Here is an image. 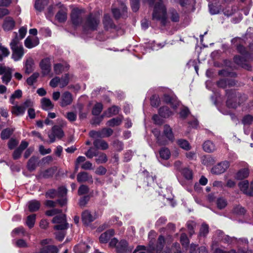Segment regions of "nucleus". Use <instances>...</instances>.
Segmentation results:
<instances>
[{
    "instance_id": "f257e3e1",
    "label": "nucleus",
    "mask_w": 253,
    "mask_h": 253,
    "mask_svg": "<svg viewBox=\"0 0 253 253\" xmlns=\"http://www.w3.org/2000/svg\"><path fill=\"white\" fill-rule=\"evenodd\" d=\"M227 94L228 99L226 101V104L229 108H236L247 99V95H237L234 92H232L231 93H227Z\"/></svg>"
},
{
    "instance_id": "f03ea898",
    "label": "nucleus",
    "mask_w": 253,
    "mask_h": 253,
    "mask_svg": "<svg viewBox=\"0 0 253 253\" xmlns=\"http://www.w3.org/2000/svg\"><path fill=\"white\" fill-rule=\"evenodd\" d=\"M154 133L155 136L157 137V142L160 145H165L168 144V141L173 142L174 140V136L172 128L168 125H165L164 126L163 130V135L167 138V140L164 139L162 136L158 135L157 133Z\"/></svg>"
},
{
    "instance_id": "7ed1b4c3",
    "label": "nucleus",
    "mask_w": 253,
    "mask_h": 253,
    "mask_svg": "<svg viewBox=\"0 0 253 253\" xmlns=\"http://www.w3.org/2000/svg\"><path fill=\"white\" fill-rule=\"evenodd\" d=\"M52 223L57 224L54 226V228L57 230H63L68 228V223L66 222V216L64 214L60 213L55 216L52 220Z\"/></svg>"
},
{
    "instance_id": "20e7f679",
    "label": "nucleus",
    "mask_w": 253,
    "mask_h": 253,
    "mask_svg": "<svg viewBox=\"0 0 253 253\" xmlns=\"http://www.w3.org/2000/svg\"><path fill=\"white\" fill-rule=\"evenodd\" d=\"M13 70L9 67L5 66L2 64H0V75L3 84H7L12 79Z\"/></svg>"
},
{
    "instance_id": "39448f33",
    "label": "nucleus",
    "mask_w": 253,
    "mask_h": 253,
    "mask_svg": "<svg viewBox=\"0 0 253 253\" xmlns=\"http://www.w3.org/2000/svg\"><path fill=\"white\" fill-rule=\"evenodd\" d=\"M99 23V19L93 17L92 14H90L83 25L84 30L85 31L96 30Z\"/></svg>"
},
{
    "instance_id": "423d86ee",
    "label": "nucleus",
    "mask_w": 253,
    "mask_h": 253,
    "mask_svg": "<svg viewBox=\"0 0 253 253\" xmlns=\"http://www.w3.org/2000/svg\"><path fill=\"white\" fill-rule=\"evenodd\" d=\"M237 49L238 52L248 60H253V44H250L248 49H246L243 45L239 44L237 46Z\"/></svg>"
},
{
    "instance_id": "0eeeda50",
    "label": "nucleus",
    "mask_w": 253,
    "mask_h": 253,
    "mask_svg": "<svg viewBox=\"0 0 253 253\" xmlns=\"http://www.w3.org/2000/svg\"><path fill=\"white\" fill-rule=\"evenodd\" d=\"M229 167V163L227 161H223L219 163L211 170V172L215 174H220L224 172Z\"/></svg>"
},
{
    "instance_id": "6e6552de",
    "label": "nucleus",
    "mask_w": 253,
    "mask_h": 253,
    "mask_svg": "<svg viewBox=\"0 0 253 253\" xmlns=\"http://www.w3.org/2000/svg\"><path fill=\"white\" fill-rule=\"evenodd\" d=\"M57 192V197L61 198L60 199L57 200L58 203L61 207L66 205L67 203V200L65 197L67 195V189L65 187L61 186L58 188Z\"/></svg>"
},
{
    "instance_id": "1a4fd4ad",
    "label": "nucleus",
    "mask_w": 253,
    "mask_h": 253,
    "mask_svg": "<svg viewBox=\"0 0 253 253\" xmlns=\"http://www.w3.org/2000/svg\"><path fill=\"white\" fill-rule=\"evenodd\" d=\"M77 180L80 183L88 182L92 183L93 182L92 175L85 171L80 172L77 174Z\"/></svg>"
},
{
    "instance_id": "9d476101",
    "label": "nucleus",
    "mask_w": 253,
    "mask_h": 253,
    "mask_svg": "<svg viewBox=\"0 0 253 253\" xmlns=\"http://www.w3.org/2000/svg\"><path fill=\"white\" fill-rule=\"evenodd\" d=\"M133 246H129L126 240H121L116 246L117 252L118 253L131 252L133 249Z\"/></svg>"
},
{
    "instance_id": "9b49d317",
    "label": "nucleus",
    "mask_w": 253,
    "mask_h": 253,
    "mask_svg": "<svg viewBox=\"0 0 253 253\" xmlns=\"http://www.w3.org/2000/svg\"><path fill=\"white\" fill-rule=\"evenodd\" d=\"M72 101V95L69 91H66L62 95L60 105L64 107L71 104Z\"/></svg>"
},
{
    "instance_id": "f8f14e48",
    "label": "nucleus",
    "mask_w": 253,
    "mask_h": 253,
    "mask_svg": "<svg viewBox=\"0 0 253 253\" xmlns=\"http://www.w3.org/2000/svg\"><path fill=\"white\" fill-rule=\"evenodd\" d=\"M40 67L44 75H48L51 71L50 59L48 58L42 59L40 63Z\"/></svg>"
},
{
    "instance_id": "ddd939ff",
    "label": "nucleus",
    "mask_w": 253,
    "mask_h": 253,
    "mask_svg": "<svg viewBox=\"0 0 253 253\" xmlns=\"http://www.w3.org/2000/svg\"><path fill=\"white\" fill-rule=\"evenodd\" d=\"M15 25V22L11 17H6L3 21L2 28L5 31L12 30Z\"/></svg>"
},
{
    "instance_id": "4468645a",
    "label": "nucleus",
    "mask_w": 253,
    "mask_h": 253,
    "mask_svg": "<svg viewBox=\"0 0 253 253\" xmlns=\"http://www.w3.org/2000/svg\"><path fill=\"white\" fill-rule=\"evenodd\" d=\"M71 20L74 25L78 26L82 21V18L81 16V12L78 9H74L71 13Z\"/></svg>"
},
{
    "instance_id": "2eb2a0df",
    "label": "nucleus",
    "mask_w": 253,
    "mask_h": 253,
    "mask_svg": "<svg viewBox=\"0 0 253 253\" xmlns=\"http://www.w3.org/2000/svg\"><path fill=\"white\" fill-rule=\"evenodd\" d=\"M11 49L12 51V58L15 61H18L22 58L24 55L23 47H17Z\"/></svg>"
},
{
    "instance_id": "dca6fc26",
    "label": "nucleus",
    "mask_w": 253,
    "mask_h": 253,
    "mask_svg": "<svg viewBox=\"0 0 253 253\" xmlns=\"http://www.w3.org/2000/svg\"><path fill=\"white\" fill-rule=\"evenodd\" d=\"M93 145L97 150H105L109 148L108 143L101 139H94L93 142Z\"/></svg>"
},
{
    "instance_id": "f3484780",
    "label": "nucleus",
    "mask_w": 253,
    "mask_h": 253,
    "mask_svg": "<svg viewBox=\"0 0 253 253\" xmlns=\"http://www.w3.org/2000/svg\"><path fill=\"white\" fill-rule=\"evenodd\" d=\"M164 101L167 103L170 104L171 107L176 109L179 105V101L175 97L170 96L168 94H165L164 96Z\"/></svg>"
},
{
    "instance_id": "a211bd4d",
    "label": "nucleus",
    "mask_w": 253,
    "mask_h": 253,
    "mask_svg": "<svg viewBox=\"0 0 253 253\" xmlns=\"http://www.w3.org/2000/svg\"><path fill=\"white\" fill-rule=\"evenodd\" d=\"M114 234V230L109 229L101 234L99 237V241L102 243H106Z\"/></svg>"
},
{
    "instance_id": "6ab92c4d",
    "label": "nucleus",
    "mask_w": 253,
    "mask_h": 253,
    "mask_svg": "<svg viewBox=\"0 0 253 253\" xmlns=\"http://www.w3.org/2000/svg\"><path fill=\"white\" fill-rule=\"evenodd\" d=\"M39 44V41L37 37H27L25 40V45L28 48H32Z\"/></svg>"
},
{
    "instance_id": "aec40b11",
    "label": "nucleus",
    "mask_w": 253,
    "mask_h": 253,
    "mask_svg": "<svg viewBox=\"0 0 253 253\" xmlns=\"http://www.w3.org/2000/svg\"><path fill=\"white\" fill-rule=\"evenodd\" d=\"M82 219L83 223L87 225L92 222L95 217L93 216L89 211H85L82 213Z\"/></svg>"
},
{
    "instance_id": "412c9836",
    "label": "nucleus",
    "mask_w": 253,
    "mask_h": 253,
    "mask_svg": "<svg viewBox=\"0 0 253 253\" xmlns=\"http://www.w3.org/2000/svg\"><path fill=\"white\" fill-rule=\"evenodd\" d=\"M103 23L106 29H115V25L114 24L112 19L108 14H105L103 20Z\"/></svg>"
},
{
    "instance_id": "4be33fe9",
    "label": "nucleus",
    "mask_w": 253,
    "mask_h": 253,
    "mask_svg": "<svg viewBox=\"0 0 253 253\" xmlns=\"http://www.w3.org/2000/svg\"><path fill=\"white\" fill-rule=\"evenodd\" d=\"M67 10L66 8L62 7L56 14L55 16L56 19L61 23L65 22L67 17Z\"/></svg>"
},
{
    "instance_id": "5701e85b",
    "label": "nucleus",
    "mask_w": 253,
    "mask_h": 253,
    "mask_svg": "<svg viewBox=\"0 0 253 253\" xmlns=\"http://www.w3.org/2000/svg\"><path fill=\"white\" fill-rule=\"evenodd\" d=\"M123 120V116H119L116 118H114L108 121L106 123V125L110 127H115L116 126H118L122 124Z\"/></svg>"
},
{
    "instance_id": "b1692460",
    "label": "nucleus",
    "mask_w": 253,
    "mask_h": 253,
    "mask_svg": "<svg viewBox=\"0 0 253 253\" xmlns=\"http://www.w3.org/2000/svg\"><path fill=\"white\" fill-rule=\"evenodd\" d=\"M42 108L44 110H49L53 109L54 105L51 100L47 98H43L41 100Z\"/></svg>"
},
{
    "instance_id": "393cba45",
    "label": "nucleus",
    "mask_w": 253,
    "mask_h": 253,
    "mask_svg": "<svg viewBox=\"0 0 253 253\" xmlns=\"http://www.w3.org/2000/svg\"><path fill=\"white\" fill-rule=\"evenodd\" d=\"M14 38L12 40L10 43V46L11 48L14 47H23L22 43L20 42L21 39L18 36L16 32H14Z\"/></svg>"
},
{
    "instance_id": "a878e982",
    "label": "nucleus",
    "mask_w": 253,
    "mask_h": 253,
    "mask_svg": "<svg viewBox=\"0 0 253 253\" xmlns=\"http://www.w3.org/2000/svg\"><path fill=\"white\" fill-rule=\"evenodd\" d=\"M249 175V170L247 168L242 169L239 170L236 174V178L242 180L247 178Z\"/></svg>"
},
{
    "instance_id": "bb28decb",
    "label": "nucleus",
    "mask_w": 253,
    "mask_h": 253,
    "mask_svg": "<svg viewBox=\"0 0 253 253\" xmlns=\"http://www.w3.org/2000/svg\"><path fill=\"white\" fill-rule=\"evenodd\" d=\"M203 148L204 150L208 153H211L215 149L214 144L210 140L206 141L203 145Z\"/></svg>"
},
{
    "instance_id": "cd10ccee",
    "label": "nucleus",
    "mask_w": 253,
    "mask_h": 253,
    "mask_svg": "<svg viewBox=\"0 0 253 253\" xmlns=\"http://www.w3.org/2000/svg\"><path fill=\"white\" fill-rule=\"evenodd\" d=\"M41 203L37 200H32L28 203V209L31 212L37 211L40 208Z\"/></svg>"
},
{
    "instance_id": "c85d7f7f",
    "label": "nucleus",
    "mask_w": 253,
    "mask_h": 253,
    "mask_svg": "<svg viewBox=\"0 0 253 253\" xmlns=\"http://www.w3.org/2000/svg\"><path fill=\"white\" fill-rule=\"evenodd\" d=\"M197 246L194 244H191L190 246V253H208V251L205 247H201L197 250Z\"/></svg>"
},
{
    "instance_id": "c756f323",
    "label": "nucleus",
    "mask_w": 253,
    "mask_h": 253,
    "mask_svg": "<svg viewBox=\"0 0 253 253\" xmlns=\"http://www.w3.org/2000/svg\"><path fill=\"white\" fill-rule=\"evenodd\" d=\"M217 85L221 88H225L227 85L231 86L234 85L235 83L232 80H228L226 79H221L217 83Z\"/></svg>"
},
{
    "instance_id": "7c9ffc66",
    "label": "nucleus",
    "mask_w": 253,
    "mask_h": 253,
    "mask_svg": "<svg viewBox=\"0 0 253 253\" xmlns=\"http://www.w3.org/2000/svg\"><path fill=\"white\" fill-rule=\"evenodd\" d=\"M34 62L32 58H28L25 63V73L29 74L33 71Z\"/></svg>"
},
{
    "instance_id": "2f4dec72",
    "label": "nucleus",
    "mask_w": 253,
    "mask_h": 253,
    "mask_svg": "<svg viewBox=\"0 0 253 253\" xmlns=\"http://www.w3.org/2000/svg\"><path fill=\"white\" fill-rule=\"evenodd\" d=\"M47 3L46 0H36L35 3V8L37 10L42 11Z\"/></svg>"
},
{
    "instance_id": "473e14b6",
    "label": "nucleus",
    "mask_w": 253,
    "mask_h": 253,
    "mask_svg": "<svg viewBox=\"0 0 253 253\" xmlns=\"http://www.w3.org/2000/svg\"><path fill=\"white\" fill-rule=\"evenodd\" d=\"M246 59L247 60L248 59L245 57V56L242 57L239 55H236L234 58V62L243 67H245V66H247V67H249V65L246 63Z\"/></svg>"
},
{
    "instance_id": "72a5a7b5",
    "label": "nucleus",
    "mask_w": 253,
    "mask_h": 253,
    "mask_svg": "<svg viewBox=\"0 0 253 253\" xmlns=\"http://www.w3.org/2000/svg\"><path fill=\"white\" fill-rule=\"evenodd\" d=\"M99 151L95 147H90L84 153L85 155L88 159H92L93 157H97Z\"/></svg>"
},
{
    "instance_id": "f704fd0d",
    "label": "nucleus",
    "mask_w": 253,
    "mask_h": 253,
    "mask_svg": "<svg viewBox=\"0 0 253 253\" xmlns=\"http://www.w3.org/2000/svg\"><path fill=\"white\" fill-rule=\"evenodd\" d=\"M97 157L95 161L98 164L105 163L108 161L107 155L103 152H99Z\"/></svg>"
},
{
    "instance_id": "c9c22d12",
    "label": "nucleus",
    "mask_w": 253,
    "mask_h": 253,
    "mask_svg": "<svg viewBox=\"0 0 253 253\" xmlns=\"http://www.w3.org/2000/svg\"><path fill=\"white\" fill-rule=\"evenodd\" d=\"M52 131L54 134L59 139H61L64 135L62 129L57 126H54L52 128Z\"/></svg>"
},
{
    "instance_id": "e433bc0d",
    "label": "nucleus",
    "mask_w": 253,
    "mask_h": 253,
    "mask_svg": "<svg viewBox=\"0 0 253 253\" xmlns=\"http://www.w3.org/2000/svg\"><path fill=\"white\" fill-rule=\"evenodd\" d=\"M182 175L187 180H191L193 178L192 171L187 168H184L180 170Z\"/></svg>"
},
{
    "instance_id": "4c0bfd02",
    "label": "nucleus",
    "mask_w": 253,
    "mask_h": 253,
    "mask_svg": "<svg viewBox=\"0 0 253 253\" xmlns=\"http://www.w3.org/2000/svg\"><path fill=\"white\" fill-rule=\"evenodd\" d=\"M160 155L161 158L164 160H168L170 156V152L168 148L163 147L159 151Z\"/></svg>"
},
{
    "instance_id": "58836bf2",
    "label": "nucleus",
    "mask_w": 253,
    "mask_h": 253,
    "mask_svg": "<svg viewBox=\"0 0 253 253\" xmlns=\"http://www.w3.org/2000/svg\"><path fill=\"white\" fill-rule=\"evenodd\" d=\"M159 113L160 116L164 118H167L171 115L172 112L168 107L164 106L160 108Z\"/></svg>"
},
{
    "instance_id": "ea45409f",
    "label": "nucleus",
    "mask_w": 253,
    "mask_h": 253,
    "mask_svg": "<svg viewBox=\"0 0 253 253\" xmlns=\"http://www.w3.org/2000/svg\"><path fill=\"white\" fill-rule=\"evenodd\" d=\"M37 159L35 157H31L27 164L28 169L30 171L34 170L37 167Z\"/></svg>"
},
{
    "instance_id": "a19ab883",
    "label": "nucleus",
    "mask_w": 253,
    "mask_h": 253,
    "mask_svg": "<svg viewBox=\"0 0 253 253\" xmlns=\"http://www.w3.org/2000/svg\"><path fill=\"white\" fill-rule=\"evenodd\" d=\"M43 248V251L45 253H58V248L54 245H47Z\"/></svg>"
},
{
    "instance_id": "79ce46f5",
    "label": "nucleus",
    "mask_w": 253,
    "mask_h": 253,
    "mask_svg": "<svg viewBox=\"0 0 253 253\" xmlns=\"http://www.w3.org/2000/svg\"><path fill=\"white\" fill-rule=\"evenodd\" d=\"M120 108L117 106H113L112 107L108 108L107 112L104 113V115H106L108 114L109 115L107 116L108 117H110L112 116L116 115L119 113Z\"/></svg>"
},
{
    "instance_id": "37998d69",
    "label": "nucleus",
    "mask_w": 253,
    "mask_h": 253,
    "mask_svg": "<svg viewBox=\"0 0 253 253\" xmlns=\"http://www.w3.org/2000/svg\"><path fill=\"white\" fill-rule=\"evenodd\" d=\"M169 18L172 22H177L179 20V15L175 9H171L169 11Z\"/></svg>"
},
{
    "instance_id": "c03bdc74",
    "label": "nucleus",
    "mask_w": 253,
    "mask_h": 253,
    "mask_svg": "<svg viewBox=\"0 0 253 253\" xmlns=\"http://www.w3.org/2000/svg\"><path fill=\"white\" fill-rule=\"evenodd\" d=\"M13 132V129L10 128H6L3 129L0 134L1 138L3 140L8 139Z\"/></svg>"
},
{
    "instance_id": "a18cd8bd",
    "label": "nucleus",
    "mask_w": 253,
    "mask_h": 253,
    "mask_svg": "<svg viewBox=\"0 0 253 253\" xmlns=\"http://www.w3.org/2000/svg\"><path fill=\"white\" fill-rule=\"evenodd\" d=\"M25 108L22 106H13L12 108V113L17 116L23 115L25 113Z\"/></svg>"
},
{
    "instance_id": "49530a36",
    "label": "nucleus",
    "mask_w": 253,
    "mask_h": 253,
    "mask_svg": "<svg viewBox=\"0 0 253 253\" xmlns=\"http://www.w3.org/2000/svg\"><path fill=\"white\" fill-rule=\"evenodd\" d=\"M36 221V214H33L27 216L26 224L29 228H32L35 224Z\"/></svg>"
},
{
    "instance_id": "de8ad7c7",
    "label": "nucleus",
    "mask_w": 253,
    "mask_h": 253,
    "mask_svg": "<svg viewBox=\"0 0 253 253\" xmlns=\"http://www.w3.org/2000/svg\"><path fill=\"white\" fill-rule=\"evenodd\" d=\"M11 234L13 236H15L17 235L25 236L27 234V233L25 231L24 228L23 227L21 226L15 228L12 231Z\"/></svg>"
},
{
    "instance_id": "09e8293b",
    "label": "nucleus",
    "mask_w": 253,
    "mask_h": 253,
    "mask_svg": "<svg viewBox=\"0 0 253 253\" xmlns=\"http://www.w3.org/2000/svg\"><path fill=\"white\" fill-rule=\"evenodd\" d=\"M22 92L20 89H17L14 91V92L11 95L9 99L10 102L14 104V100L15 98H20L22 97Z\"/></svg>"
},
{
    "instance_id": "8fccbe9b",
    "label": "nucleus",
    "mask_w": 253,
    "mask_h": 253,
    "mask_svg": "<svg viewBox=\"0 0 253 253\" xmlns=\"http://www.w3.org/2000/svg\"><path fill=\"white\" fill-rule=\"evenodd\" d=\"M103 109V105L100 103H97L93 107L92 113L94 115H98Z\"/></svg>"
},
{
    "instance_id": "3c124183",
    "label": "nucleus",
    "mask_w": 253,
    "mask_h": 253,
    "mask_svg": "<svg viewBox=\"0 0 253 253\" xmlns=\"http://www.w3.org/2000/svg\"><path fill=\"white\" fill-rule=\"evenodd\" d=\"M177 144L182 149L186 150L190 149L189 142L185 139H179L177 141Z\"/></svg>"
},
{
    "instance_id": "603ef678",
    "label": "nucleus",
    "mask_w": 253,
    "mask_h": 253,
    "mask_svg": "<svg viewBox=\"0 0 253 253\" xmlns=\"http://www.w3.org/2000/svg\"><path fill=\"white\" fill-rule=\"evenodd\" d=\"M65 68H68V66H64L61 63L56 64L54 66V71L56 74L59 75L65 70Z\"/></svg>"
},
{
    "instance_id": "864d4df0",
    "label": "nucleus",
    "mask_w": 253,
    "mask_h": 253,
    "mask_svg": "<svg viewBox=\"0 0 253 253\" xmlns=\"http://www.w3.org/2000/svg\"><path fill=\"white\" fill-rule=\"evenodd\" d=\"M39 77L38 73H33L30 77L27 79V83L29 85H32L34 83H36L37 79Z\"/></svg>"
},
{
    "instance_id": "5fc2aeb1",
    "label": "nucleus",
    "mask_w": 253,
    "mask_h": 253,
    "mask_svg": "<svg viewBox=\"0 0 253 253\" xmlns=\"http://www.w3.org/2000/svg\"><path fill=\"white\" fill-rule=\"evenodd\" d=\"M209 232V226L207 224H203L200 229L199 235L201 237H206Z\"/></svg>"
},
{
    "instance_id": "6e6d98bb",
    "label": "nucleus",
    "mask_w": 253,
    "mask_h": 253,
    "mask_svg": "<svg viewBox=\"0 0 253 253\" xmlns=\"http://www.w3.org/2000/svg\"><path fill=\"white\" fill-rule=\"evenodd\" d=\"M102 138L108 137L112 135L113 130L110 128L104 127L101 130Z\"/></svg>"
},
{
    "instance_id": "4d7b16f0",
    "label": "nucleus",
    "mask_w": 253,
    "mask_h": 253,
    "mask_svg": "<svg viewBox=\"0 0 253 253\" xmlns=\"http://www.w3.org/2000/svg\"><path fill=\"white\" fill-rule=\"evenodd\" d=\"M165 243V238L163 236L160 235L158 239L157 244V250L161 251L164 247Z\"/></svg>"
},
{
    "instance_id": "13d9d810",
    "label": "nucleus",
    "mask_w": 253,
    "mask_h": 253,
    "mask_svg": "<svg viewBox=\"0 0 253 253\" xmlns=\"http://www.w3.org/2000/svg\"><path fill=\"white\" fill-rule=\"evenodd\" d=\"M69 77L68 74H65L60 79V87L61 88L66 86L69 83Z\"/></svg>"
},
{
    "instance_id": "bf43d9fd",
    "label": "nucleus",
    "mask_w": 253,
    "mask_h": 253,
    "mask_svg": "<svg viewBox=\"0 0 253 253\" xmlns=\"http://www.w3.org/2000/svg\"><path fill=\"white\" fill-rule=\"evenodd\" d=\"M249 182L248 180H244L239 183V187L244 193L247 192L249 187Z\"/></svg>"
},
{
    "instance_id": "052dcab7",
    "label": "nucleus",
    "mask_w": 253,
    "mask_h": 253,
    "mask_svg": "<svg viewBox=\"0 0 253 253\" xmlns=\"http://www.w3.org/2000/svg\"><path fill=\"white\" fill-rule=\"evenodd\" d=\"M246 211L244 208L240 205L236 206L233 209V212L238 215H244Z\"/></svg>"
},
{
    "instance_id": "680f3d73",
    "label": "nucleus",
    "mask_w": 253,
    "mask_h": 253,
    "mask_svg": "<svg viewBox=\"0 0 253 253\" xmlns=\"http://www.w3.org/2000/svg\"><path fill=\"white\" fill-rule=\"evenodd\" d=\"M88 192L89 187L87 185L84 184H82L79 187L78 191V194L79 195L86 194H87Z\"/></svg>"
},
{
    "instance_id": "e2e57ef3",
    "label": "nucleus",
    "mask_w": 253,
    "mask_h": 253,
    "mask_svg": "<svg viewBox=\"0 0 253 253\" xmlns=\"http://www.w3.org/2000/svg\"><path fill=\"white\" fill-rule=\"evenodd\" d=\"M180 241L183 246L187 247L189 244V240L185 233L181 234Z\"/></svg>"
},
{
    "instance_id": "0e129e2a",
    "label": "nucleus",
    "mask_w": 253,
    "mask_h": 253,
    "mask_svg": "<svg viewBox=\"0 0 253 253\" xmlns=\"http://www.w3.org/2000/svg\"><path fill=\"white\" fill-rule=\"evenodd\" d=\"M150 102L153 107H157L159 105L160 100L158 96L154 95L151 97Z\"/></svg>"
},
{
    "instance_id": "69168bd1",
    "label": "nucleus",
    "mask_w": 253,
    "mask_h": 253,
    "mask_svg": "<svg viewBox=\"0 0 253 253\" xmlns=\"http://www.w3.org/2000/svg\"><path fill=\"white\" fill-rule=\"evenodd\" d=\"M244 125H250L253 122V117L250 115L244 116L242 120Z\"/></svg>"
},
{
    "instance_id": "338daca9",
    "label": "nucleus",
    "mask_w": 253,
    "mask_h": 253,
    "mask_svg": "<svg viewBox=\"0 0 253 253\" xmlns=\"http://www.w3.org/2000/svg\"><path fill=\"white\" fill-rule=\"evenodd\" d=\"M46 198L53 199L57 197V192L55 189H50L47 191L45 193Z\"/></svg>"
},
{
    "instance_id": "774afa93",
    "label": "nucleus",
    "mask_w": 253,
    "mask_h": 253,
    "mask_svg": "<svg viewBox=\"0 0 253 253\" xmlns=\"http://www.w3.org/2000/svg\"><path fill=\"white\" fill-rule=\"evenodd\" d=\"M62 212V210L57 209H53L50 210H48L46 211L45 214L47 216H52L55 215L58 213H60Z\"/></svg>"
}]
</instances>
